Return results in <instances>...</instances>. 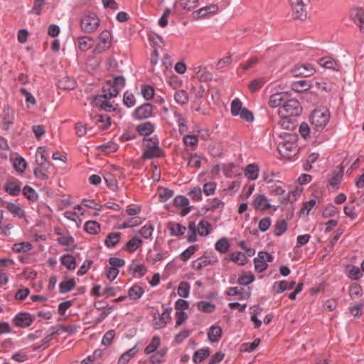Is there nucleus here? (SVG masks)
<instances>
[{
	"instance_id": "nucleus-10",
	"label": "nucleus",
	"mask_w": 364,
	"mask_h": 364,
	"mask_svg": "<svg viewBox=\"0 0 364 364\" xmlns=\"http://www.w3.org/2000/svg\"><path fill=\"white\" fill-rule=\"evenodd\" d=\"M33 318L28 313H19L13 318V323L17 327L27 328L31 325Z\"/></svg>"
},
{
	"instance_id": "nucleus-5",
	"label": "nucleus",
	"mask_w": 364,
	"mask_h": 364,
	"mask_svg": "<svg viewBox=\"0 0 364 364\" xmlns=\"http://www.w3.org/2000/svg\"><path fill=\"white\" fill-rule=\"evenodd\" d=\"M291 11L292 16L294 19L304 21L307 17V12L305 9L303 0H289Z\"/></svg>"
},
{
	"instance_id": "nucleus-55",
	"label": "nucleus",
	"mask_w": 364,
	"mask_h": 364,
	"mask_svg": "<svg viewBox=\"0 0 364 364\" xmlns=\"http://www.w3.org/2000/svg\"><path fill=\"white\" fill-rule=\"evenodd\" d=\"M363 306L364 302L359 301L356 304L349 306L348 310L354 317H360L363 314Z\"/></svg>"
},
{
	"instance_id": "nucleus-61",
	"label": "nucleus",
	"mask_w": 364,
	"mask_h": 364,
	"mask_svg": "<svg viewBox=\"0 0 364 364\" xmlns=\"http://www.w3.org/2000/svg\"><path fill=\"white\" fill-rule=\"evenodd\" d=\"M9 154L7 141L4 138H0V159H6Z\"/></svg>"
},
{
	"instance_id": "nucleus-49",
	"label": "nucleus",
	"mask_w": 364,
	"mask_h": 364,
	"mask_svg": "<svg viewBox=\"0 0 364 364\" xmlns=\"http://www.w3.org/2000/svg\"><path fill=\"white\" fill-rule=\"evenodd\" d=\"M215 247L220 253L224 254L227 252L230 247L228 240L225 237L218 240L215 245Z\"/></svg>"
},
{
	"instance_id": "nucleus-31",
	"label": "nucleus",
	"mask_w": 364,
	"mask_h": 364,
	"mask_svg": "<svg viewBox=\"0 0 364 364\" xmlns=\"http://www.w3.org/2000/svg\"><path fill=\"white\" fill-rule=\"evenodd\" d=\"M143 242L137 237H133L125 245L124 250L132 253L141 246Z\"/></svg>"
},
{
	"instance_id": "nucleus-17",
	"label": "nucleus",
	"mask_w": 364,
	"mask_h": 364,
	"mask_svg": "<svg viewBox=\"0 0 364 364\" xmlns=\"http://www.w3.org/2000/svg\"><path fill=\"white\" fill-rule=\"evenodd\" d=\"M225 203L218 198H213L208 200L204 205L206 211L215 212L216 210L222 211L224 209Z\"/></svg>"
},
{
	"instance_id": "nucleus-14",
	"label": "nucleus",
	"mask_w": 364,
	"mask_h": 364,
	"mask_svg": "<svg viewBox=\"0 0 364 364\" xmlns=\"http://www.w3.org/2000/svg\"><path fill=\"white\" fill-rule=\"evenodd\" d=\"M253 206L255 209L264 211L272 207L269 199L262 194H258L254 198Z\"/></svg>"
},
{
	"instance_id": "nucleus-42",
	"label": "nucleus",
	"mask_w": 364,
	"mask_h": 364,
	"mask_svg": "<svg viewBox=\"0 0 364 364\" xmlns=\"http://www.w3.org/2000/svg\"><path fill=\"white\" fill-rule=\"evenodd\" d=\"M137 353V349L134 346L129 350L124 352L118 360V364H127L129 361L133 358Z\"/></svg>"
},
{
	"instance_id": "nucleus-11",
	"label": "nucleus",
	"mask_w": 364,
	"mask_h": 364,
	"mask_svg": "<svg viewBox=\"0 0 364 364\" xmlns=\"http://www.w3.org/2000/svg\"><path fill=\"white\" fill-rule=\"evenodd\" d=\"M4 189L11 196H18L21 190V183L14 178H11L5 183Z\"/></svg>"
},
{
	"instance_id": "nucleus-32",
	"label": "nucleus",
	"mask_w": 364,
	"mask_h": 364,
	"mask_svg": "<svg viewBox=\"0 0 364 364\" xmlns=\"http://www.w3.org/2000/svg\"><path fill=\"white\" fill-rule=\"evenodd\" d=\"M222 336V329L219 326H212L208 331V338L211 343L218 342Z\"/></svg>"
},
{
	"instance_id": "nucleus-58",
	"label": "nucleus",
	"mask_w": 364,
	"mask_h": 364,
	"mask_svg": "<svg viewBox=\"0 0 364 364\" xmlns=\"http://www.w3.org/2000/svg\"><path fill=\"white\" fill-rule=\"evenodd\" d=\"M141 94L145 100H150L154 96V90L151 85H142L141 87Z\"/></svg>"
},
{
	"instance_id": "nucleus-39",
	"label": "nucleus",
	"mask_w": 364,
	"mask_h": 364,
	"mask_svg": "<svg viewBox=\"0 0 364 364\" xmlns=\"http://www.w3.org/2000/svg\"><path fill=\"white\" fill-rule=\"evenodd\" d=\"M210 349L204 348L196 351L193 355V361L195 363H200L210 355Z\"/></svg>"
},
{
	"instance_id": "nucleus-54",
	"label": "nucleus",
	"mask_w": 364,
	"mask_h": 364,
	"mask_svg": "<svg viewBox=\"0 0 364 364\" xmlns=\"http://www.w3.org/2000/svg\"><path fill=\"white\" fill-rule=\"evenodd\" d=\"M245 109L242 107V102L237 98L234 99L231 102V114L233 116H238L239 114Z\"/></svg>"
},
{
	"instance_id": "nucleus-63",
	"label": "nucleus",
	"mask_w": 364,
	"mask_h": 364,
	"mask_svg": "<svg viewBox=\"0 0 364 364\" xmlns=\"http://www.w3.org/2000/svg\"><path fill=\"white\" fill-rule=\"evenodd\" d=\"M45 5V0H34L31 12L37 16L41 15Z\"/></svg>"
},
{
	"instance_id": "nucleus-9",
	"label": "nucleus",
	"mask_w": 364,
	"mask_h": 364,
	"mask_svg": "<svg viewBox=\"0 0 364 364\" xmlns=\"http://www.w3.org/2000/svg\"><path fill=\"white\" fill-rule=\"evenodd\" d=\"M150 141L151 143H148L146 144V148L143 152L142 158L144 159H151L153 158H157L160 156L161 149L159 146V142H152L151 139L150 140Z\"/></svg>"
},
{
	"instance_id": "nucleus-62",
	"label": "nucleus",
	"mask_w": 364,
	"mask_h": 364,
	"mask_svg": "<svg viewBox=\"0 0 364 364\" xmlns=\"http://www.w3.org/2000/svg\"><path fill=\"white\" fill-rule=\"evenodd\" d=\"M154 231V226L151 223L144 225L139 230V234L144 238H151Z\"/></svg>"
},
{
	"instance_id": "nucleus-30",
	"label": "nucleus",
	"mask_w": 364,
	"mask_h": 364,
	"mask_svg": "<svg viewBox=\"0 0 364 364\" xmlns=\"http://www.w3.org/2000/svg\"><path fill=\"white\" fill-rule=\"evenodd\" d=\"M144 294V289L138 284L133 285L128 290V296L134 301L139 299Z\"/></svg>"
},
{
	"instance_id": "nucleus-6",
	"label": "nucleus",
	"mask_w": 364,
	"mask_h": 364,
	"mask_svg": "<svg viewBox=\"0 0 364 364\" xmlns=\"http://www.w3.org/2000/svg\"><path fill=\"white\" fill-rule=\"evenodd\" d=\"M171 307H166L161 314H155L153 320V326L156 329H161L166 326L171 321Z\"/></svg>"
},
{
	"instance_id": "nucleus-53",
	"label": "nucleus",
	"mask_w": 364,
	"mask_h": 364,
	"mask_svg": "<svg viewBox=\"0 0 364 364\" xmlns=\"http://www.w3.org/2000/svg\"><path fill=\"white\" fill-rule=\"evenodd\" d=\"M190 284L187 282H181L178 287V294L182 298H187L190 294Z\"/></svg>"
},
{
	"instance_id": "nucleus-18",
	"label": "nucleus",
	"mask_w": 364,
	"mask_h": 364,
	"mask_svg": "<svg viewBox=\"0 0 364 364\" xmlns=\"http://www.w3.org/2000/svg\"><path fill=\"white\" fill-rule=\"evenodd\" d=\"M296 144L294 142L285 141L278 146L279 153L284 156H291L296 151Z\"/></svg>"
},
{
	"instance_id": "nucleus-56",
	"label": "nucleus",
	"mask_w": 364,
	"mask_h": 364,
	"mask_svg": "<svg viewBox=\"0 0 364 364\" xmlns=\"http://www.w3.org/2000/svg\"><path fill=\"white\" fill-rule=\"evenodd\" d=\"M287 229V223L284 220L278 221L274 228V234L276 236L282 235Z\"/></svg>"
},
{
	"instance_id": "nucleus-36",
	"label": "nucleus",
	"mask_w": 364,
	"mask_h": 364,
	"mask_svg": "<svg viewBox=\"0 0 364 364\" xmlns=\"http://www.w3.org/2000/svg\"><path fill=\"white\" fill-rule=\"evenodd\" d=\"M85 231L90 235H97L101 230L100 225L95 220H89L84 225Z\"/></svg>"
},
{
	"instance_id": "nucleus-2",
	"label": "nucleus",
	"mask_w": 364,
	"mask_h": 364,
	"mask_svg": "<svg viewBox=\"0 0 364 364\" xmlns=\"http://www.w3.org/2000/svg\"><path fill=\"white\" fill-rule=\"evenodd\" d=\"M301 112V107L299 102L288 95L283 105L278 109V114L281 117H295L299 116Z\"/></svg>"
},
{
	"instance_id": "nucleus-37",
	"label": "nucleus",
	"mask_w": 364,
	"mask_h": 364,
	"mask_svg": "<svg viewBox=\"0 0 364 364\" xmlns=\"http://www.w3.org/2000/svg\"><path fill=\"white\" fill-rule=\"evenodd\" d=\"M211 230L210 223L205 220H201L197 226V233L200 236H207Z\"/></svg>"
},
{
	"instance_id": "nucleus-3",
	"label": "nucleus",
	"mask_w": 364,
	"mask_h": 364,
	"mask_svg": "<svg viewBox=\"0 0 364 364\" xmlns=\"http://www.w3.org/2000/svg\"><path fill=\"white\" fill-rule=\"evenodd\" d=\"M125 85V79L122 76H117L107 80L106 85L103 87V95L109 98L117 97L119 91Z\"/></svg>"
},
{
	"instance_id": "nucleus-26",
	"label": "nucleus",
	"mask_w": 364,
	"mask_h": 364,
	"mask_svg": "<svg viewBox=\"0 0 364 364\" xmlns=\"http://www.w3.org/2000/svg\"><path fill=\"white\" fill-rule=\"evenodd\" d=\"M292 90L301 92L309 90L311 87V82L306 80H299L291 83Z\"/></svg>"
},
{
	"instance_id": "nucleus-57",
	"label": "nucleus",
	"mask_w": 364,
	"mask_h": 364,
	"mask_svg": "<svg viewBox=\"0 0 364 364\" xmlns=\"http://www.w3.org/2000/svg\"><path fill=\"white\" fill-rule=\"evenodd\" d=\"M349 295L352 299H357L363 295V290L359 284H354L350 286Z\"/></svg>"
},
{
	"instance_id": "nucleus-60",
	"label": "nucleus",
	"mask_w": 364,
	"mask_h": 364,
	"mask_svg": "<svg viewBox=\"0 0 364 364\" xmlns=\"http://www.w3.org/2000/svg\"><path fill=\"white\" fill-rule=\"evenodd\" d=\"M217 188L215 182L210 181L203 184V192L205 196H212L215 194Z\"/></svg>"
},
{
	"instance_id": "nucleus-29",
	"label": "nucleus",
	"mask_w": 364,
	"mask_h": 364,
	"mask_svg": "<svg viewBox=\"0 0 364 364\" xmlns=\"http://www.w3.org/2000/svg\"><path fill=\"white\" fill-rule=\"evenodd\" d=\"M136 131L141 136H149L154 131V125L150 122H146L136 127Z\"/></svg>"
},
{
	"instance_id": "nucleus-8",
	"label": "nucleus",
	"mask_w": 364,
	"mask_h": 364,
	"mask_svg": "<svg viewBox=\"0 0 364 364\" xmlns=\"http://www.w3.org/2000/svg\"><path fill=\"white\" fill-rule=\"evenodd\" d=\"M14 110L9 107H5L0 113V127L4 129H9V127L14 123Z\"/></svg>"
},
{
	"instance_id": "nucleus-4",
	"label": "nucleus",
	"mask_w": 364,
	"mask_h": 364,
	"mask_svg": "<svg viewBox=\"0 0 364 364\" xmlns=\"http://www.w3.org/2000/svg\"><path fill=\"white\" fill-rule=\"evenodd\" d=\"M100 25V19L92 13L86 15L81 19L80 26L85 32L91 33L95 31Z\"/></svg>"
},
{
	"instance_id": "nucleus-19",
	"label": "nucleus",
	"mask_w": 364,
	"mask_h": 364,
	"mask_svg": "<svg viewBox=\"0 0 364 364\" xmlns=\"http://www.w3.org/2000/svg\"><path fill=\"white\" fill-rule=\"evenodd\" d=\"M49 154L48 152L47 148L45 146H41L38 148L36 154V162L38 165H48L49 163L47 161Z\"/></svg>"
},
{
	"instance_id": "nucleus-41",
	"label": "nucleus",
	"mask_w": 364,
	"mask_h": 364,
	"mask_svg": "<svg viewBox=\"0 0 364 364\" xmlns=\"http://www.w3.org/2000/svg\"><path fill=\"white\" fill-rule=\"evenodd\" d=\"M318 64L323 68H336L337 62L330 56H325L318 60Z\"/></svg>"
},
{
	"instance_id": "nucleus-47",
	"label": "nucleus",
	"mask_w": 364,
	"mask_h": 364,
	"mask_svg": "<svg viewBox=\"0 0 364 364\" xmlns=\"http://www.w3.org/2000/svg\"><path fill=\"white\" fill-rule=\"evenodd\" d=\"M161 340L159 336H154L149 344L145 348L144 352L146 354L154 353L160 346Z\"/></svg>"
},
{
	"instance_id": "nucleus-24",
	"label": "nucleus",
	"mask_w": 364,
	"mask_h": 364,
	"mask_svg": "<svg viewBox=\"0 0 364 364\" xmlns=\"http://www.w3.org/2000/svg\"><path fill=\"white\" fill-rule=\"evenodd\" d=\"M218 10V6L216 4H210L209 6L203 7L196 11L198 18H205L208 14H215Z\"/></svg>"
},
{
	"instance_id": "nucleus-22",
	"label": "nucleus",
	"mask_w": 364,
	"mask_h": 364,
	"mask_svg": "<svg viewBox=\"0 0 364 364\" xmlns=\"http://www.w3.org/2000/svg\"><path fill=\"white\" fill-rule=\"evenodd\" d=\"M6 208L14 217L18 218H23L25 217V212L23 209L18 203H7Z\"/></svg>"
},
{
	"instance_id": "nucleus-40",
	"label": "nucleus",
	"mask_w": 364,
	"mask_h": 364,
	"mask_svg": "<svg viewBox=\"0 0 364 364\" xmlns=\"http://www.w3.org/2000/svg\"><path fill=\"white\" fill-rule=\"evenodd\" d=\"M187 233V240L188 242H194L197 239V226L194 221H190L188 223Z\"/></svg>"
},
{
	"instance_id": "nucleus-34",
	"label": "nucleus",
	"mask_w": 364,
	"mask_h": 364,
	"mask_svg": "<svg viewBox=\"0 0 364 364\" xmlns=\"http://www.w3.org/2000/svg\"><path fill=\"white\" fill-rule=\"evenodd\" d=\"M173 98L175 102L181 106L186 105L189 100L188 95L184 90L176 91L173 95Z\"/></svg>"
},
{
	"instance_id": "nucleus-43",
	"label": "nucleus",
	"mask_w": 364,
	"mask_h": 364,
	"mask_svg": "<svg viewBox=\"0 0 364 364\" xmlns=\"http://www.w3.org/2000/svg\"><path fill=\"white\" fill-rule=\"evenodd\" d=\"M268 188L269 193L272 195L282 196L285 193L284 184L280 181L272 183L269 186Z\"/></svg>"
},
{
	"instance_id": "nucleus-27",
	"label": "nucleus",
	"mask_w": 364,
	"mask_h": 364,
	"mask_svg": "<svg viewBox=\"0 0 364 364\" xmlns=\"http://www.w3.org/2000/svg\"><path fill=\"white\" fill-rule=\"evenodd\" d=\"M216 262L217 259L215 258L211 259L210 257H202L194 261L193 266L196 269L200 270L203 268L208 265H210Z\"/></svg>"
},
{
	"instance_id": "nucleus-35",
	"label": "nucleus",
	"mask_w": 364,
	"mask_h": 364,
	"mask_svg": "<svg viewBox=\"0 0 364 364\" xmlns=\"http://www.w3.org/2000/svg\"><path fill=\"white\" fill-rule=\"evenodd\" d=\"M259 175V168L255 164H248L245 170V176L250 180H256Z\"/></svg>"
},
{
	"instance_id": "nucleus-52",
	"label": "nucleus",
	"mask_w": 364,
	"mask_h": 364,
	"mask_svg": "<svg viewBox=\"0 0 364 364\" xmlns=\"http://www.w3.org/2000/svg\"><path fill=\"white\" fill-rule=\"evenodd\" d=\"M19 91L21 93V95H23L25 97L26 107L28 108H30L36 104V101L33 95L29 92H28L25 88L21 87L20 88Z\"/></svg>"
},
{
	"instance_id": "nucleus-48",
	"label": "nucleus",
	"mask_w": 364,
	"mask_h": 364,
	"mask_svg": "<svg viewBox=\"0 0 364 364\" xmlns=\"http://www.w3.org/2000/svg\"><path fill=\"white\" fill-rule=\"evenodd\" d=\"M13 167L17 172L23 173L26 168V162L21 156H16L13 159Z\"/></svg>"
},
{
	"instance_id": "nucleus-28",
	"label": "nucleus",
	"mask_w": 364,
	"mask_h": 364,
	"mask_svg": "<svg viewBox=\"0 0 364 364\" xmlns=\"http://www.w3.org/2000/svg\"><path fill=\"white\" fill-rule=\"evenodd\" d=\"M83 214V208L81 205L75 206L74 212L70 213V220L73 221L77 228H80L82 224V220L79 218L78 215H82Z\"/></svg>"
},
{
	"instance_id": "nucleus-50",
	"label": "nucleus",
	"mask_w": 364,
	"mask_h": 364,
	"mask_svg": "<svg viewBox=\"0 0 364 364\" xmlns=\"http://www.w3.org/2000/svg\"><path fill=\"white\" fill-rule=\"evenodd\" d=\"M198 310L205 313H212L215 309V304L206 301H200L197 304Z\"/></svg>"
},
{
	"instance_id": "nucleus-64",
	"label": "nucleus",
	"mask_w": 364,
	"mask_h": 364,
	"mask_svg": "<svg viewBox=\"0 0 364 364\" xmlns=\"http://www.w3.org/2000/svg\"><path fill=\"white\" fill-rule=\"evenodd\" d=\"M189 197L193 201H200L202 200V190L198 187L193 188L188 193Z\"/></svg>"
},
{
	"instance_id": "nucleus-46",
	"label": "nucleus",
	"mask_w": 364,
	"mask_h": 364,
	"mask_svg": "<svg viewBox=\"0 0 364 364\" xmlns=\"http://www.w3.org/2000/svg\"><path fill=\"white\" fill-rule=\"evenodd\" d=\"M266 82L264 77H259L252 80L248 85V89L251 92H255L261 89Z\"/></svg>"
},
{
	"instance_id": "nucleus-21",
	"label": "nucleus",
	"mask_w": 364,
	"mask_h": 364,
	"mask_svg": "<svg viewBox=\"0 0 364 364\" xmlns=\"http://www.w3.org/2000/svg\"><path fill=\"white\" fill-rule=\"evenodd\" d=\"M173 204L178 208H183L182 213L183 215L188 214L191 211L190 208L188 207L189 200L184 196H177L173 200Z\"/></svg>"
},
{
	"instance_id": "nucleus-15",
	"label": "nucleus",
	"mask_w": 364,
	"mask_h": 364,
	"mask_svg": "<svg viewBox=\"0 0 364 364\" xmlns=\"http://www.w3.org/2000/svg\"><path fill=\"white\" fill-rule=\"evenodd\" d=\"M68 331V328L62 325L59 329H58L56 331L46 336L42 341H41V345L40 346H36L33 347V350H37L39 348L45 349L48 347L50 341L52 340L53 337L55 336L60 335L61 333H66Z\"/></svg>"
},
{
	"instance_id": "nucleus-38",
	"label": "nucleus",
	"mask_w": 364,
	"mask_h": 364,
	"mask_svg": "<svg viewBox=\"0 0 364 364\" xmlns=\"http://www.w3.org/2000/svg\"><path fill=\"white\" fill-rule=\"evenodd\" d=\"M129 270L135 277H143L147 272L146 267L144 264L135 263L134 262L130 264Z\"/></svg>"
},
{
	"instance_id": "nucleus-23",
	"label": "nucleus",
	"mask_w": 364,
	"mask_h": 364,
	"mask_svg": "<svg viewBox=\"0 0 364 364\" xmlns=\"http://www.w3.org/2000/svg\"><path fill=\"white\" fill-rule=\"evenodd\" d=\"M168 228L170 231V235L176 237L183 235L186 231V228L185 226L174 222L169 223Z\"/></svg>"
},
{
	"instance_id": "nucleus-59",
	"label": "nucleus",
	"mask_w": 364,
	"mask_h": 364,
	"mask_svg": "<svg viewBox=\"0 0 364 364\" xmlns=\"http://www.w3.org/2000/svg\"><path fill=\"white\" fill-rule=\"evenodd\" d=\"M198 246L192 245L188 247L180 255V258L182 261L186 262L190 259V257L197 251Z\"/></svg>"
},
{
	"instance_id": "nucleus-7",
	"label": "nucleus",
	"mask_w": 364,
	"mask_h": 364,
	"mask_svg": "<svg viewBox=\"0 0 364 364\" xmlns=\"http://www.w3.org/2000/svg\"><path fill=\"white\" fill-rule=\"evenodd\" d=\"M154 106L146 102L137 107L133 112L132 116L134 119L142 120L151 117L153 115Z\"/></svg>"
},
{
	"instance_id": "nucleus-25",
	"label": "nucleus",
	"mask_w": 364,
	"mask_h": 364,
	"mask_svg": "<svg viewBox=\"0 0 364 364\" xmlns=\"http://www.w3.org/2000/svg\"><path fill=\"white\" fill-rule=\"evenodd\" d=\"M121 232H110L105 240V245L107 248L114 247L120 241Z\"/></svg>"
},
{
	"instance_id": "nucleus-13",
	"label": "nucleus",
	"mask_w": 364,
	"mask_h": 364,
	"mask_svg": "<svg viewBox=\"0 0 364 364\" xmlns=\"http://www.w3.org/2000/svg\"><path fill=\"white\" fill-rule=\"evenodd\" d=\"M289 94L287 92H277L270 95L268 105L272 108L280 107Z\"/></svg>"
},
{
	"instance_id": "nucleus-12",
	"label": "nucleus",
	"mask_w": 364,
	"mask_h": 364,
	"mask_svg": "<svg viewBox=\"0 0 364 364\" xmlns=\"http://www.w3.org/2000/svg\"><path fill=\"white\" fill-rule=\"evenodd\" d=\"M350 18L360 28V31L364 32V10L361 8L352 9Z\"/></svg>"
},
{
	"instance_id": "nucleus-20",
	"label": "nucleus",
	"mask_w": 364,
	"mask_h": 364,
	"mask_svg": "<svg viewBox=\"0 0 364 364\" xmlns=\"http://www.w3.org/2000/svg\"><path fill=\"white\" fill-rule=\"evenodd\" d=\"M226 294L228 296H239L240 299H248L251 295L250 289L247 291H244V289L242 287H230L227 289Z\"/></svg>"
},
{
	"instance_id": "nucleus-16",
	"label": "nucleus",
	"mask_w": 364,
	"mask_h": 364,
	"mask_svg": "<svg viewBox=\"0 0 364 364\" xmlns=\"http://www.w3.org/2000/svg\"><path fill=\"white\" fill-rule=\"evenodd\" d=\"M108 99H109V97L103 94L97 95L95 97V103L100 109L106 112H111L112 110H114V109L113 108L112 104L108 100Z\"/></svg>"
},
{
	"instance_id": "nucleus-51",
	"label": "nucleus",
	"mask_w": 364,
	"mask_h": 364,
	"mask_svg": "<svg viewBox=\"0 0 364 364\" xmlns=\"http://www.w3.org/2000/svg\"><path fill=\"white\" fill-rule=\"evenodd\" d=\"M92 39L87 36L79 38L77 40L78 48L82 51L87 50L92 46Z\"/></svg>"
},
{
	"instance_id": "nucleus-44",
	"label": "nucleus",
	"mask_w": 364,
	"mask_h": 364,
	"mask_svg": "<svg viewBox=\"0 0 364 364\" xmlns=\"http://www.w3.org/2000/svg\"><path fill=\"white\" fill-rule=\"evenodd\" d=\"M32 247L33 245L31 242H22L14 244L12 247V250L17 253L27 252L29 250H31Z\"/></svg>"
},
{
	"instance_id": "nucleus-45",
	"label": "nucleus",
	"mask_w": 364,
	"mask_h": 364,
	"mask_svg": "<svg viewBox=\"0 0 364 364\" xmlns=\"http://www.w3.org/2000/svg\"><path fill=\"white\" fill-rule=\"evenodd\" d=\"M230 259L239 265H245L247 263V256L241 252H235L230 255Z\"/></svg>"
},
{
	"instance_id": "nucleus-1",
	"label": "nucleus",
	"mask_w": 364,
	"mask_h": 364,
	"mask_svg": "<svg viewBox=\"0 0 364 364\" xmlns=\"http://www.w3.org/2000/svg\"><path fill=\"white\" fill-rule=\"evenodd\" d=\"M330 117V112L326 109H318L312 112L310 120L314 136H317L326 128Z\"/></svg>"
},
{
	"instance_id": "nucleus-33",
	"label": "nucleus",
	"mask_w": 364,
	"mask_h": 364,
	"mask_svg": "<svg viewBox=\"0 0 364 364\" xmlns=\"http://www.w3.org/2000/svg\"><path fill=\"white\" fill-rule=\"evenodd\" d=\"M50 167V165H38L34 169L35 176L42 180L48 179L50 172L48 168Z\"/></svg>"
}]
</instances>
